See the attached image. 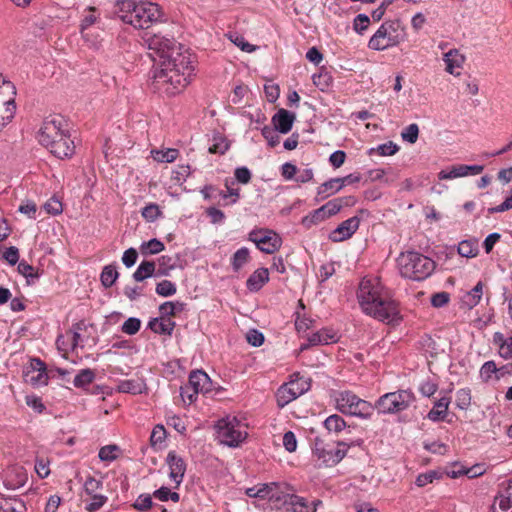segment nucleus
Here are the masks:
<instances>
[{
    "label": "nucleus",
    "mask_w": 512,
    "mask_h": 512,
    "mask_svg": "<svg viewBox=\"0 0 512 512\" xmlns=\"http://www.w3.org/2000/svg\"><path fill=\"white\" fill-rule=\"evenodd\" d=\"M44 209L46 210V212L48 214H51V215H58V214H61L62 211H63V206H62V203L56 199V198H51L49 199L45 204H44Z\"/></svg>",
    "instance_id": "obj_60"
},
{
    "label": "nucleus",
    "mask_w": 512,
    "mask_h": 512,
    "mask_svg": "<svg viewBox=\"0 0 512 512\" xmlns=\"http://www.w3.org/2000/svg\"><path fill=\"white\" fill-rule=\"evenodd\" d=\"M144 41L160 63L150 78L151 89L169 97L180 93L189 84L193 72L190 57L180 52L181 46L173 37L147 33Z\"/></svg>",
    "instance_id": "obj_1"
},
{
    "label": "nucleus",
    "mask_w": 512,
    "mask_h": 512,
    "mask_svg": "<svg viewBox=\"0 0 512 512\" xmlns=\"http://www.w3.org/2000/svg\"><path fill=\"white\" fill-rule=\"evenodd\" d=\"M139 249L143 256H149L162 252L165 249V245L160 240L153 238L143 242Z\"/></svg>",
    "instance_id": "obj_30"
},
{
    "label": "nucleus",
    "mask_w": 512,
    "mask_h": 512,
    "mask_svg": "<svg viewBox=\"0 0 512 512\" xmlns=\"http://www.w3.org/2000/svg\"><path fill=\"white\" fill-rule=\"evenodd\" d=\"M464 164L453 165L448 169H443L438 173L440 180L455 179L465 177Z\"/></svg>",
    "instance_id": "obj_35"
},
{
    "label": "nucleus",
    "mask_w": 512,
    "mask_h": 512,
    "mask_svg": "<svg viewBox=\"0 0 512 512\" xmlns=\"http://www.w3.org/2000/svg\"><path fill=\"white\" fill-rule=\"evenodd\" d=\"M234 176L241 184H248L252 178L251 171L245 166L237 167L234 171Z\"/></svg>",
    "instance_id": "obj_61"
},
{
    "label": "nucleus",
    "mask_w": 512,
    "mask_h": 512,
    "mask_svg": "<svg viewBox=\"0 0 512 512\" xmlns=\"http://www.w3.org/2000/svg\"><path fill=\"white\" fill-rule=\"evenodd\" d=\"M492 512H512V501L502 493H498L491 506Z\"/></svg>",
    "instance_id": "obj_38"
},
{
    "label": "nucleus",
    "mask_w": 512,
    "mask_h": 512,
    "mask_svg": "<svg viewBox=\"0 0 512 512\" xmlns=\"http://www.w3.org/2000/svg\"><path fill=\"white\" fill-rule=\"evenodd\" d=\"M405 36V29L399 20L386 21L370 38L368 46L370 49L382 51L398 45L404 41Z\"/></svg>",
    "instance_id": "obj_6"
},
{
    "label": "nucleus",
    "mask_w": 512,
    "mask_h": 512,
    "mask_svg": "<svg viewBox=\"0 0 512 512\" xmlns=\"http://www.w3.org/2000/svg\"><path fill=\"white\" fill-rule=\"evenodd\" d=\"M95 376L94 370L90 368L82 369L74 377L73 384L76 388H85L94 381Z\"/></svg>",
    "instance_id": "obj_31"
},
{
    "label": "nucleus",
    "mask_w": 512,
    "mask_h": 512,
    "mask_svg": "<svg viewBox=\"0 0 512 512\" xmlns=\"http://www.w3.org/2000/svg\"><path fill=\"white\" fill-rule=\"evenodd\" d=\"M119 446L112 444V445H106L100 448L98 457L101 461L111 462L114 461L117 458V455L115 452L119 451Z\"/></svg>",
    "instance_id": "obj_44"
},
{
    "label": "nucleus",
    "mask_w": 512,
    "mask_h": 512,
    "mask_svg": "<svg viewBox=\"0 0 512 512\" xmlns=\"http://www.w3.org/2000/svg\"><path fill=\"white\" fill-rule=\"evenodd\" d=\"M418 136H419V127L415 123L408 125L401 132L402 139L410 144H414L418 140Z\"/></svg>",
    "instance_id": "obj_47"
},
{
    "label": "nucleus",
    "mask_w": 512,
    "mask_h": 512,
    "mask_svg": "<svg viewBox=\"0 0 512 512\" xmlns=\"http://www.w3.org/2000/svg\"><path fill=\"white\" fill-rule=\"evenodd\" d=\"M450 301V294L448 292H438L432 295L431 304L433 307L440 308L448 304Z\"/></svg>",
    "instance_id": "obj_62"
},
{
    "label": "nucleus",
    "mask_w": 512,
    "mask_h": 512,
    "mask_svg": "<svg viewBox=\"0 0 512 512\" xmlns=\"http://www.w3.org/2000/svg\"><path fill=\"white\" fill-rule=\"evenodd\" d=\"M92 499L91 503L86 506L88 512L98 511L108 500V498L102 494L89 495Z\"/></svg>",
    "instance_id": "obj_54"
},
{
    "label": "nucleus",
    "mask_w": 512,
    "mask_h": 512,
    "mask_svg": "<svg viewBox=\"0 0 512 512\" xmlns=\"http://www.w3.org/2000/svg\"><path fill=\"white\" fill-rule=\"evenodd\" d=\"M289 383L283 384L276 393L277 404L279 407H284L291 401L295 400L302 394H304L310 387V384L299 377V373H294Z\"/></svg>",
    "instance_id": "obj_10"
},
{
    "label": "nucleus",
    "mask_w": 512,
    "mask_h": 512,
    "mask_svg": "<svg viewBox=\"0 0 512 512\" xmlns=\"http://www.w3.org/2000/svg\"><path fill=\"white\" fill-rule=\"evenodd\" d=\"M246 340L250 345L259 347L264 342V335L256 329H250L246 334Z\"/></svg>",
    "instance_id": "obj_58"
},
{
    "label": "nucleus",
    "mask_w": 512,
    "mask_h": 512,
    "mask_svg": "<svg viewBox=\"0 0 512 512\" xmlns=\"http://www.w3.org/2000/svg\"><path fill=\"white\" fill-rule=\"evenodd\" d=\"M27 480V472L22 466H12L5 472L3 484L7 489L16 490L23 487Z\"/></svg>",
    "instance_id": "obj_14"
},
{
    "label": "nucleus",
    "mask_w": 512,
    "mask_h": 512,
    "mask_svg": "<svg viewBox=\"0 0 512 512\" xmlns=\"http://www.w3.org/2000/svg\"><path fill=\"white\" fill-rule=\"evenodd\" d=\"M254 243L260 251L266 254H273L280 249L282 239L276 232L264 230L263 236H261V238H255Z\"/></svg>",
    "instance_id": "obj_13"
},
{
    "label": "nucleus",
    "mask_w": 512,
    "mask_h": 512,
    "mask_svg": "<svg viewBox=\"0 0 512 512\" xmlns=\"http://www.w3.org/2000/svg\"><path fill=\"white\" fill-rule=\"evenodd\" d=\"M186 304L180 301H167L162 303L159 306V313L166 318H170L176 316L178 313H181L185 310Z\"/></svg>",
    "instance_id": "obj_25"
},
{
    "label": "nucleus",
    "mask_w": 512,
    "mask_h": 512,
    "mask_svg": "<svg viewBox=\"0 0 512 512\" xmlns=\"http://www.w3.org/2000/svg\"><path fill=\"white\" fill-rule=\"evenodd\" d=\"M338 341L337 333L330 329H321L315 333H312L307 338V343H302L300 351H305L312 346L327 345Z\"/></svg>",
    "instance_id": "obj_16"
},
{
    "label": "nucleus",
    "mask_w": 512,
    "mask_h": 512,
    "mask_svg": "<svg viewBox=\"0 0 512 512\" xmlns=\"http://www.w3.org/2000/svg\"><path fill=\"white\" fill-rule=\"evenodd\" d=\"M141 215L148 222H154L161 215V211L157 204L150 203L142 209Z\"/></svg>",
    "instance_id": "obj_50"
},
{
    "label": "nucleus",
    "mask_w": 512,
    "mask_h": 512,
    "mask_svg": "<svg viewBox=\"0 0 512 512\" xmlns=\"http://www.w3.org/2000/svg\"><path fill=\"white\" fill-rule=\"evenodd\" d=\"M323 220H325V217L322 214L321 209L318 208V209L314 210L312 213H310L309 215L303 217L301 223L305 228L309 229L313 225H316V224L322 222Z\"/></svg>",
    "instance_id": "obj_45"
},
{
    "label": "nucleus",
    "mask_w": 512,
    "mask_h": 512,
    "mask_svg": "<svg viewBox=\"0 0 512 512\" xmlns=\"http://www.w3.org/2000/svg\"><path fill=\"white\" fill-rule=\"evenodd\" d=\"M114 13L136 29H148L154 24L167 21L161 6L148 0H118Z\"/></svg>",
    "instance_id": "obj_3"
},
{
    "label": "nucleus",
    "mask_w": 512,
    "mask_h": 512,
    "mask_svg": "<svg viewBox=\"0 0 512 512\" xmlns=\"http://www.w3.org/2000/svg\"><path fill=\"white\" fill-rule=\"evenodd\" d=\"M451 403V397L443 396L434 402L433 408L428 412L427 418L432 422L444 421L448 416V408Z\"/></svg>",
    "instance_id": "obj_19"
},
{
    "label": "nucleus",
    "mask_w": 512,
    "mask_h": 512,
    "mask_svg": "<svg viewBox=\"0 0 512 512\" xmlns=\"http://www.w3.org/2000/svg\"><path fill=\"white\" fill-rule=\"evenodd\" d=\"M250 261V252L246 247L238 249L231 257V266L234 272L240 269Z\"/></svg>",
    "instance_id": "obj_28"
},
{
    "label": "nucleus",
    "mask_w": 512,
    "mask_h": 512,
    "mask_svg": "<svg viewBox=\"0 0 512 512\" xmlns=\"http://www.w3.org/2000/svg\"><path fill=\"white\" fill-rule=\"evenodd\" d=\"M166 463L170 468L169 477L176 483V487H178L183 481L186 472V463L175 451L168 453Z\"/></svg>",
    "instance_id": "obj_15"
},
{
    "label": "nucleus",
    "mask_w": 512,
    "mask_h": 512,
    "mask_svg": "<svg viewBox=\"0 0 512 512\" xmlns=\"http://www.w3.org/2000/svg\"><path fill=\"white\" fill-rule=\"evenodd\" d=\"M158 269L156 270V277L168 276L170 271L175 268V263L172 257L163 255L158 258Z\"/></svg>",
    "instance_id": "obj_37"
},
{
    "label": "nucleus",
    "mask_w": 512,
    "mask_h": 512,
    "mask_svg": "<svg viewBox=\"0 0 512 512\" xmlns=\"http://www.w3.org/2000/svg\"><path fill=\"white\" fill-rule=\"evenodd\" d=\"M64 125L65 120L61 116L48 117L38 134L39 143L59 159L70 158L75 153L74 142Z\"/></svg>",
    "instance_id": "obj_4"
},
{
    "label": "nucleus",
    "mask_w": 512,
    "mask_h": 512,
    "mask_svg": "<svg viewBox=\"0 0 512 512\" xmlns=\"http://www.w3.org/2000/svg\"><path fill=\"white\" fill-rule=\"evenodd\" d=\"M283 445L288 452H294L297 449V439L292 431H287L283 435Z\"/></svg>",
    "instance_id": "obj_64"
},
{
    "label": "nucleus",
    "mask_w": 512,
    "mask_h": 512,
    "mask_svg": "<svg viewBox=\"0 0 512 512\" xmlns=\"http://www.w3.org/2000/svg\"><path fill=\"white\" fill-rule=\"evenodd\" d=\"M337 409L343 414L370 419L374 412V404L359 398L351 391H343L337 398Z\"/></svg>",
    "instance_id": "obj_8"
},
{
    "label": "nucleus",
    "mask_w": 512,
    "mask_h": 512,
    "mask_svg": "<svg viewBox=\"0 0 512 512\" xmlns=\"http://www.w3.org/2000/svg\"><path fill=\"white\" fill-rule=\"evenodd\" d=\"M140 327V319L136 317H130L122 324L121 330L127 335H135L140 330Z\"/></svg>",
    "instance_id": "obj_51"
},
{
    "label": "nucleus",
    "mask_w": 512,
    "mask_h": 512,
    "mask_svg": "<svg viewBox=\"0 0 512 512\" xmlns=\"http://www.w3.org/2000/svg\"><path fill=\"white\" fill-rule=\"evenodd\" d=\"M398 264L401 275L415 281L426 279L433 273L436 267L435 262L431 258L415 251L402 253L398 258Z\"/></svg>",
    "instance_id": "obj_5"
},
{
    "label": "nucleus",
    "mask_w": 512,
    "mask_h": 512,
    "mask_svg": "<svg viewBox=\"0 0 512 512\" xmlns=\"http://www.w3.org/2000/svg\"><path fill=\"white\" fill-rule=\"evenodd\" d=\"M342 188L343 185L340 178H331L318 187L317 195L321 200H324L330 195L339 192Z\"/></svg>",
    "instance_id": "obj_23"
},
{
    "label": "nucleus",
    "mask_w": 512,
    "mask_h": 512,
    "mask_svg": "<svg viewBox=\"0 0 512 512\" xmlns=\"http://www.w3.org/2000/svg\"><path fill=\"white\" fill-rule=\"evenodd\" d=\"M188 384L194 389V393H208L212 390V382L203 370H193L189 374Z\"/></svg>",
    "instance_id": "obj_18"
},
{
    "label": "nucleus",
    "mask_w": 512,
    "mask_h": 512,
    "mask_svg": "<svg viewBox=\"0 0 512 512\" xmlns=\"http://www.w3.org/2000/svg\"><path fill=\"white\" fill-rule=\"evenodd\" d=\"M296 115L286 109H279L272 117V124L276 131L287 134L291 131Z\"/></svg>",
    "instance_id": "obj_17"
},
{
    "label": "nucleus",
    "mask_w": 512,
    "mask_h": 512,
    "mask_svg": "<svg viewBox=\"0 0 512 512\" xmlns=\"http://www.w3.org/2000/svg\"><path fill=\"white\" fill-rule=\"evenodd\" d=\"M26 404L38 413H42L45 410V405L42 399L35 395H27L25 397Z\"/></svg>",
    "instance_id": "obj_63"
},
{
    "label": "nucleus",
    "mask_w": 512,
    "mask_h": 512,
    "mask_svg": "<svg viewBox=\"0 0 512 512\" xmlns=\"http://www.w3.org/2000/svg\"><path fill=\"white\" fill-rule=\"evenodd\" d=\"M329 432L339 433L346 427L345 420L338 414L330 415L323 422Z\"/></svg>",
    "instance_id": "obj_32"
},
{
    "label": "nucleus",
    "mask_w": 512,
    "mask_h": 512,
    "mask_svg": "<svg viewBox=\"0 0 512 512\" xmlns=\"http://www.w3.org/2000/svg\"><path fill=\"white\" fill-rule=\"evenodd\" d=\"M178 154L177 149H167L166 151H157L154 158L160 162L171 163L177 158Z\"/></svg>",
    "instance_id": "obj_57"
},
{
    "label": "nucleus",
    "mask_w": 512,
    "mask_h": 512,
    "mask_svg": "<svg viewBox=\"0 0 512 512\" xmlns=\"http://www.w3.org/2000/svg\"><path fill=\"white\" fill-rule=\"evenodd\" d=\"M153 505L152 496L150 494H141L138 496L136 501L133 503V508L144 512L148 509H150Z\"/></svg>",
    "instance_id": "obj_52"
},
{
    "label": "nucleus",
    "mask_w": 512,
    "mask_h": 512,
    "mask_svg": "<svg viewBox=\"0 0 512 512\" xmlns=\"http://www.w3.org/2000/svg\"><path fill=\"white\" fill-rule=\"evenodd\" d=\"M415 400V394L410 389H399L380 396L374 404V410L378 414H397L405 411Z\"/></svg>",
    "instance_id": "obj_7"
},
{
    "label": "nucleus",
    "mask_w": 512,
    "mask_h": 512,
    "mask_svg": "<svg viewBox=\"0 0 512 512\" xmlns=\"http://www.w3.org/2000/svg\"><path fill=\"white\" fill-rule=\"evenodd\" d=\"M482 294H483V283L480 281L474 286V288L470 292H468L465 295L464 302L470 308H473L480 302Z\"/></svg>",
    "instance_id": "obj_36"
},
{
    "label": "nucleus",
    "mask_w": 512,
    "mask_h": 512,
    "mask_svg": "<svg viewBox=\"0 0 512 512\" xmlns=\"http://www.w3.org/2000/svg\"><path fill=\"white\" fill-rule=\"evenodd\" d=\"M166 438V430L163 425H156L152 430L150 436L151 446H156L157 444L162 443Z\"/></svg>",
    "instance_id": "obj_55"
},
{
    "label": "nucleus",
    "mask_w": 512,
    "mask_h": 512,
    "mask_svg": "<svg viewBox=\"0 0 512 512\" xmlns=\"http://www.w3.org/2000/svg\"><path fill=\"white\" fill-rule=\"evenodd\" d=\"M457 251L462 257L473 258L478 254V246L476 241L463 240L459 243Z\"/></svg>",
    "instance_id": "obj_34"
},
{
    "label": "nucleus",
    "mask_w": 512,
    "mask_h": 512,
    "mask_svg": "<svg viewBox=\"0 0 512 512\" xmlns=\"http://www.w3.org/2000/svg\"><path fill=\"white\" fill-rule=\"evenodd\" d=\"M357 298L362 310L379 321L399 324L402 320L398 303L391 299L388 291L376 280L363 279L359 285Z\"/></svg>",
    "instance_id": "obj_2"
},
{
    "label": "nucleus",
    "mask_w": 512,
    "mask_h": 512,
    "mask_svg": "<svg viewBox=\"0 0 512 512\" xmlns=\"http://www.w3.org/2000/svg\"><path fill=\"white\" fill-rule=\"evenodd\" d=\"M156 274V264L154 261L144 260L137 267L136 271L133 273L132 277L136 282H142L147 278L155 276Z\"/></svg>",
    "instance_id": "obj_24"
},
{
    "label": "nucleus",
    "mask_w": 512,
    "mask_h": 512,
    "mask_svg": "<svg viewBox=\"0 0 512 512\" xmlns=\"http://www.w3.org/2000/svg\"><path fill=\"white\" fill-rule=\"evenodd\" d=\"M213 144L209 147L208 151L211 154H224L229 149V143L226 138L220 133H217L213 137Z\"/></svg>",
    "instance_id": "obj_39"
},
{
    "label": "nucleus",
    "mask_w": 512,
    "mask_h": 512,
    "mask_svg": "<svg viewBox=\"0 0 512 512\" xmlns=\"http://www.w3.org/2000/svg\"><path fill=\"white\" fill-rule=\"evenodd\" d=\"M456 406L461 410H466L471 404V391L468 388H463L456 393Z\"/></svg>",
    "instance_id": "obj_42"
},
{
    "label": "nucleus",
    "mask_w": 512,
    "mask_h": 512,
    "mask_svg": "<svg viewBox=\"0 0 512 512\" xmlns=\"http://www.w3.org/2000/svg\"><path fill=\"white\" fill-rule=\"evenodd\" d=\"M17 270L27 279L28 284L34 283L40 277L39 271L24 260L19 262Z\"/></svg>",
    "instance_id": "obj_33"
},
{
    "label": "nucleus",
    "mask_w": 512,
    "mask_h": 512,
    "mask_svg": "<svg viewBox=\"0 0 512 512\" xmlns=\"http://www.w3.org/2000/svg\"><path fill=\"white\" fill-rule=\"evenodd\" d=\"M283 502L285 505L291 506L293 512H315V508H311L306 498L295 494L285 495Z\"/></svg>",
    "instance_id": "obj_22"
},
{
    "label": "nucleus",
    "mask_w": 512,
    "mask_h": 512,
    "mask_svg": "<svg viewBox=\"0 0 512 512\" xmlns=\"http://www.w3.org/2000/svg\"><path fill=\"white\" fill-rule=\"evenodd\" d=\"M103 487V482L92 476H89L84 483V490L87 495L97 494L96 492Z\"/></svg>",
    "instance_id": "obj_56"
},
{
    "label": "nucleus",
    "mask_w": 512,
    "mask_h": 512,
    "mask_svg": "<svg viewBox=\"0 0 512 512\" xmlns=\"http://www.w3.org/2000/svg\"><path fill=\"white\" fill-rule=\"evenodd\" d=\"M118 277H119V273L116 269V266L106 265V266H104V268L101 272L100 281H101V284L105 288H110L115 284Z\"/></svg>",
    "instance_id": "obj_29"
},
{
    "label": "nucleus",
    "mask_w": 512,
    "mask_h": 512,
    "mask_svg": "<svg viewBox=\"0 0 512 512\" xmlns=\"http://www.w3.org/2000/svg\"><path fill=\"white\" fill-rule=\"evenodd\" d=\"M155 291L159 296L170 297L176 293L177 288L175 283H173L172 281L162 280L156 285Z\"/></svg>",
    "instance_id": "obj_41"
},
{
    "label": "nucleus",
    "mask_w": 512,
    "mask_h": 512,
    "mask_svg": "<svg viewBox=\"0 0 512 512\" xmlns=\"http://www.w3.org/2000/svg\"><path fill=\"white\" fill-rule=\"evenodd\" d=\"M145 388V383L140 379H129L120 381L118 391L122 393L141 394Z\"/></svg>",
    "instance_id": "obj_26"
},
{
    "label": "nucleus",
    "mask_w": 512,
    "mask_h": 512,
    "mask_svg": "<svg viewBox=\"0 0 512 512\" xmlns=\"http://www.w3.org/2000/svg\"><path fill=\"white\" fill-rule=\"evenodd\" d=\"M269 280V271L267 268L255 270L247 279L246 287L251 292L259 291Z\"/></svg>",
    "instance_id": "obj_21"
},
{
    "label": "nucleus",
    "mask_w": 512,
    "mask_h": 512,
    "mask_svg": "<svg viewBox=\"0 0 512 512\" xmlns=\"http://www.w3.org/2000/svg\"><path fill=\"white\" fill-rule=\"evenodd\" d=\"M360 224V218L358 216H353L338 225L336 229H334L330 235L329 239L332 242H342L352 237V235L357 231Z\"/></svg>",
    "instance_id": "obj_12"
},
{
    "label": "nucleus",
    "mask_w": 512,
    "mask_h": 512,
    "mask_svg": "<svg viewBox=\"0 0 512 512\" xmlns=\"http://www.w3.org/2000/svg\"><path fill=\"white\" fill-rule=\"evenodd\" d=\"M276 132L275 128H271L268 125L261 128V134L267 140L271 148L276 147L280 142V137Z\"/></svg>",
    "instance_id": "obj_48"
},
{
    "label": "nucleus",
    "mask_w": 512,
    "mask_h": 512,
    "mask_svg": "<svg viewBox=\"0 0 512 512\" xmlns=\"http://www.w3.org/2000/svg\"><path fill=\"white\" fill-rule=\"evenodd\" d=\"M215 427L219 441L229 447H238L248 436L246 431L240 429L241 422L236 417L222 418Z\"/></svg>",
    "instance_id": "obj_9"
},
{
    "label": "nucleus",
    "mask_w": 512,
    "mask_h": 512,
    "mask_svg": "<svg viewBox=\"0 0 512 512\" xmlns=\"http://www.w3.org/2000/svg\"><path fill=\"white\" fill-rule=\"evenodd\" d=\"M53 377V371H47L46 364L39 358H33L29 366L23 370V380L33 387L45 386L49 378Z\"/></svg>",
    "instance_id": "obj_11"
},
{
    "label": "nucleus",
    "mask_w": 512,
    "mask_h": 512,
    "mask_svg": "<svg viewBox=\"0 0 512 512\" xmlns=\"http://www.w3.org/2000/svg\"><path fill=\"white\" fill-rule=\"evenodd\" d=\"M147 326L154 333L171 336L176 323L160 314V317L150 319Z\"/></svg>",
    "instance_id": "obj_20"
},
{
    "label": "nucleus",
    "mask_w": 512,
    "mask_h": 512,
    "mask_svg": "<svg viewBox=\"0 0 512 512\" xmlns=\"http://www.w3.org/2000/svg\"><path fill=\"white\" fill-rule=\"evenodd\" d=\"M398 150L399 147L397 144H395L393 141H388L384 144L378 145L376 148H371L369 150V154L372 155L376 152L381 156H391L397 153Z\"/></svg>",
    "instance_id": "obj_40"
},
{
    "label": "nucleus",
    "mask_w": 512,
    "mask_h": 512,
    "mask_svg": "<svg viewBox=\"0 0 512 512\" xmlns=\"http://www.w3.org/2000/svg\"><path fill=\"white\" fill-rule=\"evenodd\" d=\"M348 444L344 441L337 442V448L334 450L333 457L328 458L329 466L338 464L347 454Z\"/></svg>",
    "instance_id": "obj_43"
},
{
    "label": "nucleus",
    "mask_w": 512,
    "mask_h": 512,
    "mask_svg": "<svg viewBox=\"0 0 512 512\" xmlns=\"http://www.w3.org/2000/svg\"><path fill=\"white\" fill-rule=\"evenodd\" d=\"M498 374V368L494 361L485 362L480 369V376L484 381H489L492 375Z\"/></svg>",
    "instance_id": "obj_53"
},
{
    "label": "nucleus",
    "mask_w": 512,
    "mask_h": 512,
    "mask_svg": "<svg viewBox=\"0 0 512 512\" xmlns=\"http://www.w3.org/2000/svg\"><path fill=\"white\" fill-rule=\"evenodd\" d=\"M339 201L337 198H334L320 207L325 219L337 214L341 210L342 204H339Z\"/></svg>",
    "instance_id": "obj_49"
},
{
    "label": "nucleus",
    "mask_w": 512,
    "mask_h": 512,
    "mask_svg": "<svg viewBox=\"0 0 512 512\" xmlns=\"http://www.w3.org/2000/svg\"><path fill=\"white\" fill-rule=\"evenodd\" d=\"M16 505L19 508H24V503L20 500L0 497V512H20Z\"/></svg>",
    "instance_id": "obj_46"
},
{
    "label": "nucleus",
    "mask_w": 512,
    "mask_h": 512,
    "mask_svg": "<svg viewBox=\"0 0 512 512\" xmlns=\"http://www.w3.org/2000/svg\"><path fill=\"white\" fill-rule=\"evenodd\" d=\"M369 23H370V19L366 14H358L354 18V22H353L354 30L359 34H363V32L368 28Z\"/></svg>",
    "instance_id": "obj_59"
},
{
    "label": "nucleus",
    "mask_w": 512,
    "mask_h": 512,
    "mask_svg": "<svg viewBox=\"0 0 512 512\" xmlns=\"http://www.w3.org/2000/svg\"><path fill=\"white\" fill-rule=\"evenodd\" d=\"M444 61L446 63V71L450 74H455V69L461 67L464 57L456 49H451L445 53Z\"/></svg>",
    "instance_id": "obj_27"
}]
</instances>
